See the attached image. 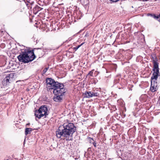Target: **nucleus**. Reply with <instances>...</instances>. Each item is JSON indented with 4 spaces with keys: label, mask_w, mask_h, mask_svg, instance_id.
<instances>
[{
    "label": "nucleus",
    "mask_w": 160,
    "mask_h": 160,
    "mask_svg": "<svg viewBox=\"0 0 160 160\" xmlns=\"http://www.w3.org/2000/svg\"><path fill=\"white\" fill-rule=\"evenodd\" d=\"M76 130V128L73 123L64 124L62 126L59 127L56 131V136L58 138L63 137L66 141H72L73 139L72 135Z\"/></svg>",
    "instance_id": "obj_1"
},
{
    "label": "nucleus",
    "mask_w": 160,
    "mask_h": 160,
    "mask_svg": "<svg viewBox=\"0 0 160 160\" xmlns=\"http://www.w3.org/2000/svg\"><path fill=\"white\" fill-rule=\"evenodd\" d=\"M153 68L152 69L153 72L151 78V87L150 90L152 92H155L158 89V84L156 82L158 77H160L159 72L158 63L155 61H153Z\"/></svg>",
    "instance_id": "obj_2"
},
{
    "label": "nucleus",
    "mask_w": 160,
    "mask_h": 160,
    "mask_svg": "<svg viewBox=\"0 0 160 160\" xmlns=\"http://www.w3.org/2000/svg\"><path fill=\"white\" fill-rule=\"evenodd\" d=\"M35 58L33 50L22 52L18 57L19 61L25 63L33 61Z\"/></svg>",
    "instance_id": "obj_3"
},
{
    "label": "nucleus",
    "mask_w": 160,
    "mask_h": 160,
    "mask_svg": "<svg viewBox=\"0 0 160 160\" xmlns=\"http://www.w3.org/2000/svg\"><path fill=\"white\" fill-rule=\"evenodd\" d=\"M48 114L47 107L45 105L41 106L38 111L35 113V116L38 119L44 117L45 118Z\"/></svg>",
    "instance_id": "obj_4"
},
{
    "label": "nucleus",
    "mask_w": 160,
    "mask_h": 160,
    "mask_svg": "<svg viewBox=\"0 0 160 160\" xmlns=\"http://www.w3.org/2000/svg\"><path fill=\"white\" fill-rule=\"evenodd\" d=\"M66 91V90L64 88V85L58 82V84L53 89V92L55 95L60 94L64 95Z\"/></svg>",
    "instance_id": "obj_5"
},
{
    "label": "nucleus",
    "mask_w": 160,
    "mask_h": 160,
    "mask_svg": "<svg viewBox=\"0 0 160 160\" xmlns=\"http://www.w3.org/2000/svg\"><path fill=\"white\" fill-rule=\"evenodd\" d=\"M47 83L46 87L48 89H53L57 84L58 82H55L54 79L51 78H48L46 80Z\"/></svg>",
    "instance_id": "obj_6"
},
{
    "label": "nucleus",
    "mask_w": 160,
    "mask_h": 160,
    "mask_svg": "<svg viewBox=\"0 0 160 160\" xmlns=\"http://www.w3.org/2000/svg\"><path fill=\"white\" fill-rule=\"evenodd\" d=\"M63 95L62 94L56 95L53 98V100L56 102H60L62 99Z\"/></svg>",
    "instance_id": "obj_7"
},
{
    "label": "nucleus",
    "mask_w": 160,
    "mask_h": 160,
    "mask_svg": "<svg viewBox=\"0 0 160 160\" xmlns=\"http://www.w3.org/2000/svg\"><path fill=\"white\" fill-rule=\"evenodd\" d=\"M84 98H90L92 97V94L91 92L86 91L83 94Z\"/></svg>",
    "instance_id": "obj_8"
},
{
    "label": "nucleus",
    "mask_w": 160,
    "mask_h": 160,
    "mask_svg": "<svg viewBox=\"0 0 160 160\" xmlns=\"http://www.w3.org/2000/svg\"><path fill=\"white\" fill-rule=\"evenodd\" d=\"M10 78L9 77H7L4 79L3 82H5L6 85L10 83Z\"/></svg>",
    "instance_id": "obj_9"
},
{
    "label": "nucleus",
    "mask_w": 160,
    "mask_h": 160,
    "mask_svg": "<svg viewBox=\"0 0 160 160\" xmlns=\"http://www.w3.org/2000/svg\"><path fill=\"white\" fill-rule=\"evenodd\" d=\"M32 131V129L30 128H27L25 129V133L26 135H27L30 133V132Z\"/></svg>",
    "instance_id": "obj_10"
},
{
    "label": "nucleus",
    "mask_w": 160,
    "mask_h": 160,
    "mask_svg": "<svg viewBox=\"0 0 160 160\" xmlns=\"http://www.w3.org/2000/svg\"><path fill=\"white\" fill-rule=\"evenodd\" d=\"M153 17L160 22V14L157 15H153Z\"/></svg>",
    "instance_id": "obj_11"
},
{
    "label": "nucleus",
    "mask_w": 160,
    "mask_h": 160,
    "mask_svg": "<svg viewBox=\"0 0 160 160\" xmlns=\"http://www.w3.org/2000/svg\"><path fill=\"white\" fill-rule=\"evenodd\" d=\"M92 94V97H97L99 95V93L98 92H91Z\"/></svg>",
    "instance_id": "obj_12"
},
{
    "label": "nucleus",
    "mask_w": 160,
    "mask_h": 160,
    "mask_svg": "<svg viewBox=\"0 0 160 160\" xmlns=\"http://www.w3.org/2000/svg\"><path fill=\"white\" fill-rule=\"evenodd\" d=\"M83 44V43H82L81 45H78V46L75 47L74 48V49L75 50V51H76L78 50V49L80 47H81L82 45Z\"/></svg>",
    "instance_id": "obj_13"
},
{
    "label": "nucleus",
    "mask_w": 160,
    "mask_h": 160,
    "mask_svg": "<svg viewBox=\"0 0 160 160\" xmlns=\"http://www.w3.org/2000/svg\"><path fill=\"white\" fill-rule=\"evenodd\" d=\"M48 69V68H45L43 71V73L44 74L47 71Z\"/></svg>",
    "instance_id": "obj_14"
},
{
    "label": "nucleus",
    "mask_w": 160,
    "mask_h": 160,
    "mask_svg": "<svg viewBox=\"0 0 160 160\" xmlns=\"http://www.w3.org/2000/svg\"><path fill=\"white\" fill-rule=\"evenodd\" d=\"M89 139L90 142L91 143H92V142H94L93 139L92 138H89Z\"/></svg>",
    "instance_id": "obj_15"
},
{
    "label": "nucleus",
    "mask_w": 160,
    "mask_h": 160,
    "mask_svg": "<svg viewBox=\"0 0 160 160\" xmlns=\"http://www.w3.org/2000/svg\"><path fill=\"white\" fill-rule=\"evenodd\" d=\"M93 70L91 71H90V72H89V73H88V75H89L91 76H92V74H93Z\"/></svg>",
    "instance_id": "obj_16"
},
{
    "label": "nucleus",
    "mask_w": 160,
    "mask_h": 160,
    "mask_svg": "<svg viewBox=\"0 0 160 160\" xmlns=\"http://www.w3.org/2000/svg\"><path fill=\"white\" fill-rule=\"evenodd\" d=\"M92 144H93V145L94 147H96V146H97V145H96V143L95 142H92Z\"/></svg>",
    "instance_id": "obj_17"
},
{
    "label": "nucleus",
    "mask_w": 160,
    "mask_h": 160,
    "mask_svg": "<svg viewBox=\"0 0 160 160\" xmlns=\"http://www.w3.org/2000/svg\"><path fill=\"white\" fill-rule=\"evenodd\" d=\"M40 8V7H39L37 6V7H36L35 8V9H37V8H38V9H39V8Z\"/></svg>",
    "instance_id": "obj_18"
},
{
    "label": "nucleus",
    "mask_w": 160,
    "mask_h": 160,
    "mask_svg": "<svg viewBox=\"0 0 160 160\" xmlns=\"http://www.w3.org/2000/svg\"><path fill=\"white\" fill-rule=\"evenodd\" d=\"M29 124H30L29 123L27 124H26V125H29Z\"/></svg>",
    "instance_id": "obj_19"
},
{
    "label": "nucleus",
    "mask_w": 160,
    "mask_h": 160,
    "mask_svg": "<svg viewBox=\"0 0 160 160\" xmlns=\"http://www.w3.org/2000/svg\"><path fill=\"white\" fill-rule=\"evenodd\" d=\"M1 45H3V46H4V44H1Z\"/></svg>",
    "instance_id": "obj_20"
},
{
    "label": "nucleus",
    "mask_w": 160,
    "mask_h": 160,
    "mask_svg": "<svg viewBox=\"0 0 160 160\" xmlns=\"http://www.w3.org/2000/svg\"><path fill=\"white\" fill-rule=\"evenodd\" d=\"M24 1H25V0H24Z\"/></svg>",
    "instance_id": "obj_21"
}]
</instances>
